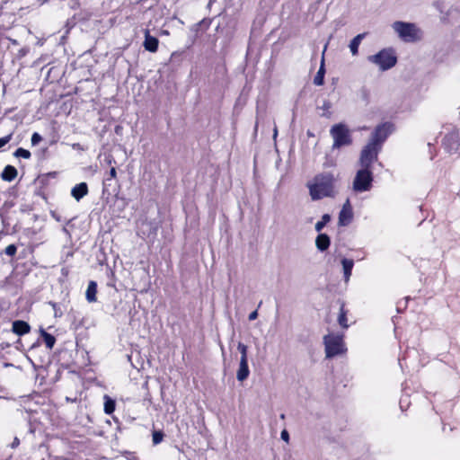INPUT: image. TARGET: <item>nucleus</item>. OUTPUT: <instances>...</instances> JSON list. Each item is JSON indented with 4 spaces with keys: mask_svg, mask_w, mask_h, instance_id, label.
Instances as JSON below:
<instances>
[{
    "mask_svg": "<svg viewBox=\"0 0 460 460\" xmlns=\"http://www.w3.org/2000/svg\"><path fill=\"white\" fill-rule=\"evenodd\" d=\"M338 177L339 174H334L332 172L317 173L313 181L307 183L311 199L318 200L325 197H334Z\"/></svg>",
    "mask_w": 460,
    "mask_h": 460,
    "instance_id": "obj_1",
    "label": "nucleus"
},
{
    "mask_svg": "<svg viewBox=\"0 0 460 460\" xmlns=\"http://www.w3.org/2000/svg\"><path fill=\"white\" fill-rule=\"evenodd\" d=\"M392 28L405 42H414L420 39V30L414 23L397 21L392 24Z\"/></svg>",
    "mask_w": 460,
    "mask_h": 460,
    "instance_id": "obj_2",
    "label": "nucleus"
},
{
    "mask_svg": "<svg viewBox=\"0 0 460 460\" xmlns=\"http://www.w3.org/2000/svg\"><path fill=\"white\" fill-rule=\"evenodd\" d=\"M367 60L377 66L381 71H386L396 65L397 58L393 49H384L375 55L368 56Z\"/></svg>",
    "mask_w": 460,
    "mask_h": 460,
    "instance_id": "obj_3",
    "label": "nucleus"
},
{
    "mask_svg": "<svg viewBox=\"0 0 460 460\" xmlns=\"http://www.w3.org/2000/svg\"><path fill=\"white\" fill-rule=\"evenodd\" d=\"M330 134L333 138L332 149H339L352 143L350 131L345 124L339 123L333 125Z\"/></svg>",
    "mask_w": 460,
    "mask_h": 460,
    "instance_id": "obj_4",
    "label": "nucleus"
},
{
    "mask_svg": "<svg viewBox=\"0 0 460 460\" xmlns=\"http://www.w3.org/2000/svg\"><path fill=\"white\" fill-rule=\"evenodd\" d=\"M325 354L327 358L341 355L345 351L342 337L340 335L328 334L323 337Z\"/></svg>",
    "mask_w": 460,
    "mask_h": 460,
    "instance_id": "obj_5",
    "label": "nucleus"
},
{
    "mask_svg": "<svg viewBox=\"0 0 460 460\" xmlns=\"http://www.w3.org/2000/svg\"><path fill=\"white\" fill-rule=\"evenodd\" d=\"M373 174L369 168L362 167L356 173L353 181V190L356 192L367 191L372 187Z\"/></svg>",
    "mask_w": 460,
    "mask_h": 460,
    "instance_id": "obj_6",
    "label": "nucleus"
},
{
    "mask_svg": "<svg viewBox=\"0 0 460 460\" xmlns=\"http://www.w3.org/2000/svg\"><path fill=\"white\" fill-rule=\"evenodd\" d=\"M380 150V146L368 142L360 154L359 164L361 167L370 168L371 164L377 160Z\"/></svg>",
    "mask_w": 460,
    "mask_h": 460,
    "instance_id": "obj_7",
    "label": "nucleus"
},
{
    "mask_svg": "<svg viewBox=\"0 0 460 460\" xmlns=\"http://www.w3.org/2000/svg\"><path fill=\"white\" fill-rule=\"evenodd\" d=\"M393 132V124L389 122H385L378 125L374 132L371 135L369 139V143L375 144L377 146L382 148L383 143L388 137V136Z\"/></svg>",
    "mask_w": 460,
    "mask_h": 460,
    "instance_id": "obj_8",
    "label": "nucleus"
},
{
    "mask_svg": "<svg viewBox=\"0 0 460 460\" xmlns=\"http://www.w3.org/2000/svg\"><path fill=\"white\" fill-rule=\"evenodd\" d=\"M443 145L448 152H456L460 146V138L457 132H451L445 136Z\"/></svg>",
    "mask_w": 460,
    "mask_h": 460,
    "instance_id": "obj_9",
    "label": "nucleus"
},
{
    "mask_svg": "<svg viewBox=\"0 0 460 460\" xmlns=\"http://www.w3.org/2000/svg\"><path fill=\"white\" fill-rule=\"evenodd\" d=\"M159 40L156 37L151 36L148 30L145 31V40L143 46L146 50L150 52H156L158 49Z\"/></svg>",
    "mask_w": 460,
    "mask_h": 460,
    "instance_id": "obj_10",
    "label": "nucleus"
},
{
    "mask_svg": "<svg viewBox=\"0 0 460 460\" xmlns=\"http://www.w3.org/2000/svg\"><path fill=\"white\" fill-rule=\"evenodd\" d=\"M87 194H88V185L86 182H81L79 184H76L71 190L72 197L77 201H79L81 199H83Z\"/></svg>",
    "mask_w": 460,
    "mask_h": 460,
    "instance_id": "obj_11",
    "label": "nucleus"
},
{
    "mask_svg": "<svg viewBox=\"0 0 460 460\" xmlns=\"http://www.w3.org/2000/svg\"><path fill=\"white\" fill-rule=\"evenodd\" d=\"M12 331L19 335H24L26 333H29L31 331V326L27 322L22 321V320H16L12 324Z\"/></svg>",
    "mask_w": 460,
    "mask_h": 460,
    "instance_id": "obj_12",
    "label": "nucleus"
},
{
    "mask_svg": "<svg viewBox=\"0 0 460 460\" xmlns=\"http://www.w3.org/2000/svg\"><path fill=\"white\" fill-rule=\"evenodd\" d=\"M250 370L248 367V359H240L239 367L236 373V378L239 382H243L248 378Z\"/></svg>",
    "mask_w": 460,
    "mask_h": 460,
    "instance_id": "obj_13",
    "label": "nucleus"
},
{
    "mask_svg": "<svg viewBox=\"0 0 460 460\" xmlns=\"http://www.w3.org/2000/svg\"><path fill=\"white\" fill-rule=\"evenodd\" d=\"M331 244V239L326 234H319L315 238V246L320 252L328 250Z\"/></svg>",
    "mask_w": 460,
    "mask_h": 460,
    "instance_id": "obj_14",
    "label": "nucleus"
},
{
    "mask_svg": "<svg viewBox=\"0 0 460 460\" xmlns=\"http://www.w3.org/2000/svg\"><path fill=\"white\" fill-rule=\"evenodd\" d=\"M365 37V32L359 33L350 40L349 47L352 56H357L358 54V47Z\"/></svg>",
    "mask_w": 460,
    "mask_h": 460,
    "instance_id": "obj_15",
    "label": "nucleus"
},
{
    "mask_svg": "<svg viewBox=\"0 0 460 460\" xmlns=\"http://www.w3.org/2000/svg\"><path fill=\"white\" fill-rule=\"evenodd\" d=\"M96 294H97V284L95 281H90L85 292L86 300L89 303L96 302Z\"/></svg>",
    "mask_w": 460,
    "mask_h": 460,
    "instance_id": "obj_16",
    "label": "nucleus"
},
{
    "mask_svg": "<svg viewBox=\"0 0 460 460\" xmlns=\"http://www.w3.org/2000/svg\"><path fill=\"white\" fill-rule=\"evenodd\" d=\"M17 176V170L13 165H6L2 172L1 177L5 181H12Z\"/></svg>",
    "mask_w": 460,
    "mask_h": 460,
    "instance_id": "obj_17",
    "label": "nucleus"
},
{
    "mask_svg": "<svg viewBox=\"0 0 460 460\" xmlns=\"http://www.w3.org/2000/svg\"><path fill=\"white\" fill-rule=\"evenodd\" d=\"M341 265H342L343 272H344V280H345V282H348L351 276V271H352V269L354 266V261L351 259L343 258L341 260Z\"/></svg>",
    "mask_w": 460,
    "mask_h": 460,
    "instance_id": "obj_18",
    "label": "nucleus"
},
{
    "mask_svg": "<svg viewBox=\"0 0 460 460\" xmlns=\"http://www.w3.org/2000/svg\"><path fill=\"white\" fill-rule=\"evenodd\" d=\"M324 75H325L324 58L323 57L321 66L316 73V75L314 78V84L315 85H323L324 83Z\"/></svg>",
    "mask_w": 460,
    "mask_h": 460,
    "instance_id": "obj_19",
    "label": "nucleus"
},
{
    "mask_svg": "<svg viewBox=\"0 0 460 460\" xmlns=\"http://www.w3.org/2000/svg\"><path fill=\"white\" fill-rule=\"evenodd\" d=\"M40 336L42 337V339L46 344V347L48 349H51L56 343V338L52 334L47 332L42 328H40Z\"/></svg>",
    "mask_w": 460,
    "mask_h": 460,
    "instance_id": "obj_20",
    "label": "nucleus"
},
{
    "mask_svg": "<svg viewBox=\"0 0 460 460\" xmlns=\"http://www.w3.org/2000/svg\"><path fill=\"white\" fill-rule=\"evenodd\" d=\"M353 214L352 211L341 209L339 214V225L347 226L350 223Z\"/></svg>",
    "mask_w": 460,
    "mask_h": 460,
    "instance_id": "obj_21",
    "label": "nucleus"
},
{
    "mask_svg": "<svg viewBox=\"0 0 460 460\" xmlns=\"http://www.w3.org/2000/svg\"><path fill=\"white\" fill-rule=\"evenodd\" d=\"M116 402L108 395H104V412L111 414L115 411Z\"/></svg>",
    "mask_w": 460,
    "mask_h": 460,
    "instance_id": "obj_22",
    "label": "nucleus"
},
{
    "mask_svg": "<svg viewBox=\"0 0 460 460\" xmlns=\"http://www.w3.org/2000/svg\"><path fill=\"white\" fill-rule=\"evenodd\" d=\"M330 221L331 216L329 214H324L322 217V219L318 221L314 226L316 232L320 233L323 230V228L326 226V224L329 223Z\"/></svg>",
    "mask_w": 460,
    "mask_h": 460,
    "instance_id": "obj_23",
    "label": "nucleus"
},
{
    "mask_svg": "<svg viewBox=\"0 0 460 460\" xmlns=\"http://www.w3.org/2000/svg\"><path fill=\"white\" fill-rule=\"evenodd\" d=\"M338 322L341 327H343V328L348 327L346 312L344 311V305L341 306V312H340V314L338 317Z\"/></svg>",
    "mask_w": 460,
    "mask_h": 460,
    "instance_id": "obj_24",
    "label": "nucleus"
},
{
    "mask_svg": "<svg viewBox=\"0 0 460 460\" xmlns=\"http://www.w3.org/2000/svg\"><path fill=\"white\" fill-rule=\"evenodd\" d=\"M13 155L15 157H22L24 159H29L31 157V152L27 149H24L22 147H19L16 149V151L13 153Z\"/></svg>",
    "mask_w": 460,
    "mask_h": 460,
    "instance_id": "obj_25",
    "label": "nucleus"
},
{
    "mask_svg": "<svg viewBox=\"0 0 460 460\" xmlns=\"http://www.w3.org/2000/svg\"><path fill=\"white\" fill-rule=\"evenodd\" d=\"M164 432L161 431V430H155L152 434V437H153V444L154 445H158L159 443H161L163 441V438H164Z\"/></svg>",
    "mask_w": 460,
    "mask_h": 460,
    "instance_id": "obj_26",
    "label": "nucleus"
},
{
    "mask_svg": "<svg viewBox=\"0 0 460 460\" xmlns=\"http://www.w3.org/2000/svg\"><path fill=\"white\" fill-rule=\"evenodd\" d=\"M237 349L241 354L240 359H248V358H247L248 347L245 344L239 342L237 345Z\"/></svg>",
    "mask_w": 460,
    "mask_h": 460,
    "instance_id": "obj_27",
    "label": "nucleus"
},
{
    "mask_svg": "<svg viewBox=\"0 0 460 460\" xmlns=\"http://www.w3.org/2000/svg\"><path fill=\"white\" fill-rule=\"evenodd\" d=\"M17 252V247L14 244H9L6 246L4 252L8 256H13Z\"/></svg>",
    "mask_w": 460,
    "mask_h": 460,
    "instance_id": "obj_28",
    "label": "nucleus"
},
{
    "mask_svg": "<svg viewBox=\"0 0 460 460\" xmlns=\"http://www.w3.org/2000/svg\"><path fill=\"white\" fill-rule=\"evenodd\" d=\"M323 111H327V113L322 114V116L330 117L331 113L329 110L332 108V103L329 101H324L323 106L321 107Z\"/></svg>",
    "mask_w": 460,
    "mask_h": 460,
    "instance_id": "obj_29",
    "label": "nucleus"
},
{
    "mask_svg": "<svg viewBox=\"0 0 460 460\" xmlns=\"http://www.w3.org/2000/svg\"><path fill=\"white\" fill-rule=\"evenodd\" d=\"M41 140H42V137L39 133L35 132L32 134L31 139L32 146H37Z\"/></svg>",
    "mask_w": 460,
    "mask_h": 460,
    "instance_id": "obj_30",
    "label": "nucleus"
},
{
    "mask_svg": "<svg viewBox=\"0 0 460 460\" xmlns=\"http://www.w3.org/2000/svg\"><path fill=\"white\" fill-rule=\"evenodd\" d=\"M12 134L0 138V149L4 146L12 139Z\"/></svg>",
    "mask_w": 460,
    "mask_h": 460,
    "instance_id": "obj_31",
    "label": "nucleus"
},
{
    "mask_svg": "<svg viewBox=\"0 0 460 460\" xmlns=\"http://www.w3.org/2000/svg\"><path fill=\"white\" fill-rule=\"evenodd\" d=\"M280 438L282 440H284L285 442L288 443L289 442V433L287 429H283L280 433Z\"/></svg>",
    "mask_w": 460,
    "mask_h": 460,
    "instance_id": "obj_32",
    "label": "nucleus"
},
{
    "mask_svg": "<svg viewBox=\"0 0 460 460\" xmlns=\"http://www.w3.org/2000/svg\"><path fill=\"white\" fill-rule=\"evenodd\" d=\"M104 162L107 165H111L112 164L115 163V160L111 155H105Z\"/></svg>",
    "mask_w": 460,
    "mask_h": 460,
    "instance_id": "obj_33",
    "label": "nucleus"
},
{
    "mask_svg": "<svg viewBox=\"0 0 460 460\" xmlns=\"http://www.w3.org/2000/svg\"><path fill=\"white\" fill-rule=\"evenodd\" d=\"M49 305H50L53 307V309H54L55 316H56V317H60L62 314H61V313H60V314H58V308H57V307H58L57 304H56L55 302H49Z\"/></svg>",
    "mask_w": 460,
    "mask_h": 460,
    "instance_id": "obj_34",
    "label": "nucleus"
},
{
    "mask_svg": "<svg viewBox=\"0 0 460 460\" xmlns=\"http://www.w3.org/2000/svg\"><path fill=\"white\" fill-rule=\"evenodd\" d=\"M110 177L111 179H115L117 177V171L115 167H111L110 170Z\"/></svg>",
    "mask_w": 460,
    "mask_h": 460,
    "instance_id": "obj_35",
    "label": "nucleus"
},
{
    "mask_svg": "<svg viewBox=\"0 0 460 460\" xmlns=\"http://www.w3.org/2000/svg\"><path fill=\"white\" fill-rule=\"evenodd\" d=\"M257 317H258V312H257V310H255V311L252 312V313L249 314V317H248V318H249V320H250V321H253V320H255Z\"/></svg>",
    "mask_w": 460,
    "mask_h": 460,
    "instance_id": "obj_36",
    "label": "nucleus"
},
{
    "mask_svg": "<svg viewBox=\"0 0 460 460\" xmlns=\"http://www.w3.org/2000/svg\"><path fill=\"white\" fill-rule=\"evenodd\" d=\"M341 209H346V210L352 211V208H351V206H350V203H349V199L346 200V202L344 203V205H343Z\"/></svg>",
    "mask_w": 460,
    "mask_h": 460,
    "instance_id": "obj_37",
    "label": "nucleus"
},
{
    "mask_svg": "<svg viewBox=\"0 0 460 460\" xmlns=\"http://www.w3.org/2000/svg\"><path fill=\"white\" fill-rule=\"evenodd\" d=\"M20 445V440L18 438H14L13 441L11 444L12 448H15Z\"/></svg>",
    "mask_w": 460,
    "mask_h": 460,
    "instance_id": "obj_38",
    "label": "nucleus"
},
{
    "mask_svg": "<svg viewBox=\"0 0 460 460\" xmlns=\"http://www.w3.org/2000/svg\"><path fill=\"white\" fill-rule=\"evenodd\" d=\"M73 149L84 150V148L79 143H74L72 145Z\"/></svg>",
    "mask_w": 460,
    "mask_h": 460,
    "instance_id": "obj_39",
    "label": "nucleus"
},
{
    "mask_svg": "<svg viewBox=\"0 0 460 460\" xmlns=\"http://www.w3.org/2000/svg\"><path fill=\"white\" fill-rule=\"evenodd\" d=\"M278 135V129H277V127L274 128V130H273V137L275 138Z\"/></svg>",
    "mask_w": 460,
    "mask_h": 460,
    "instance_id": "obj_40",
    "label": "nucleus"
},
{
    "mask_svg": "<svg viewBox=\"0 0 460 460\" xmlns=\"http://www.w3.org/2000/svg\"><path fill=\"white\" fill-rule=\"evenodd\" d=\"M257 128H258V120L256 121L254 130L256 131V130H257Z\"/></svg>",
    "mask_w": 460,
    "mask_h": 460,
    "instance_id": "obj_41",
    "label": "nucleus"
},
{
    "mask_svg": "<svg viewBox=\"0 0 460 460\" xmlns=\"http://www.w3.org/2000/svg\"><path fill=\"white\" fill-rule=\"evenodd\" d=\"M53 217H54L58 221H59V220H60V219H59V217H56L55 215H53Z\"/></svg>",
    "mask_w": 460,
    "mask_h": 460,
    "instance_id": "obj_42",
    "label": "nucleus"
},
{
    "mask_svg": "<svg viewBox=\"0 0 460 460\" xmlns=\"http://www.w3.org/2000/svg\"><path fill=\"white\" fill-rule=\"evenodd\" d=\"M307 135H308V136H313V134H312V133H310V131H308V132H307Z\"/></svg>",
    "mask_w": 460,
    "mask_h": 460,
    "instance_id": "obj_43",
    "label": "nucleus"
},
{
    "mask_svg": "<svg viewBox=\"0 0 460 460\" xmlns=\"http://www.w3.org/2000/svg\"><path fill=\"white\" fill-rule=\"evenodd\" d=\"M280 418H281V419H284V418H285V415H284V414H281Z\"/></svg>",
    "mask_w": 460,
    "mask_h": 460,
    "instance_id": "obj_44",
    "label": "nucleus"
}]
</instances>
